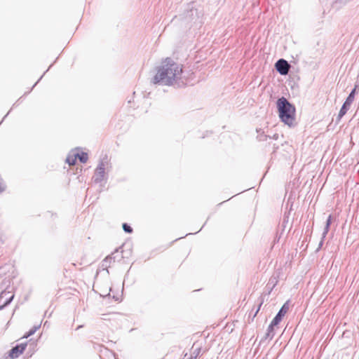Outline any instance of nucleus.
Here are the masks:
<instances>
[{"label": "nucleus", "instance_id": "2", "mask_svg": "<svg viewBox=\"0 0 359 359\" xmlns=\"http://www.w3.org/2000/svg\"><path fill=\"white\" fill-rule=\"evenodd\" d=\"M277 107L280 120L291 126L294 121V107L285 97H282L277 101Z\"/></svg>", "mask_w": 359, "mask_h": 359}, {"label": "nucleus", "instance_id": "24", "mask_svg": "<svg viewBox=\"0 0 359 359\" xmlns=\"http://www.w3.org/2000/svg\"><path fill=\"white\" fill-rule=\"evenodd\" d=\"M43 76H41L39 79L34 83V85L33 86L32 88H34L35 86H36V84L39 83V81L42 79Z\"/></svg>", "mask_w": 359, "mask_h": 359}, {"label": "nucleus", "instance_id": "4", "mask_svg": "<svg viewBox=\"0 0 359 359\" xmlns=\"http://www.w3.org/2000/svg\"><path fill=\"white\" fill-rule=\"evenodd\" d=\"M276 71L283 76L287 75L289 72L290 65L285 59H279L275 64Z\"/></svg>", "mask_w": 359, "mask_h": 359}, {"label": "nucleus", "instance_id": "20", "mask_svg": "<svg viewBox=\"0 0 359 359\" xmlns=\"http://www.w3.org/2000/svg\"><path fill=\"white\" fill-rule=\"evenodd\" d=\"M331 223H332V217H331V215H330L326 220L325 226H330Z\"/></svg>", "mask_w": 359, "mask_h": 359}, {"label": "nucleus", "instance_id": "12", "mask_svg": "<svg viewBox=\"0 0 359 359\" xmlns=\"http://www.w3.org/2000/svg\"><path fill=\"white\" fill-rule=\"evenodd\" d=\"M41 327V324L34 325L29 332H27L23 337V338H28L33 335Z\"/></svg>", "mask_w": 359, "mask_h": 359}, {"label": "nucleus", "instance_id": "8", "mask_svg": "<svg viewBox=\"0 0 359 359\" xmlns=\"http://www.w3.org/2000/svg\"><path fill=\"white\" fill-rule=\"evenodd\" d=\"M257 138L259 142H264L266 141L268 139H271V137L266 135L262 129H257Z\"/></svg>", "mask_w": 359, "mask_h": 359}, {"label": "nucleus", "instance_id": "22", "mask_svg": "<svg viewBox=\"0 0 359 359\" xmlns=\"http://www.w3.org/2000/svg\"><path fill=\"white\" fill-rule=\"evenodd\" d=\"M323 241H324V239H323V237H322L321 241H320L319 245H318V248H320L323 246Z\"/></svg>", "mask_w": 359, "mask_h": 359}, {"label": "nucleus", "instance_id": "10", "mask_svg": "<svg viewBox=\"0 0 359 359\" xmlns=\"http://www.w3.org/2000/svg\"><path fill=\"white\" fill-rule=\"evenodd\" d=\"M349 109H350V107L344 103L342 104V107H341L339 112L337 119L340 120L346 114V112L348 111Z\"/></svg>", "mask_w": 359, "mask_h": 359}, {"label": "nucleus", "instance_id": "27", "mask_svg": "<svg viewBox=\"0 0 359 359\" xmlns=\"http://www.w3.org/2000/svg\"><path fill=\"white\" fill-rule=\"evenodd\" d=\"M46 323H47V321L44 323V325H43L44 327L46 326Z\"/></svg>", "mask_w": 359, "mask_h": 359}, {"label": "nucleus", "instance_id": "1", "mask_svg": "<svg viewBox=\"0 0 359 359\" xmlns=\"http://www.w3.org/2000/svg\"><path fill=\"white\" fill-rule=\"evenodd\" d=\"M183 67L170 57L163 60L156 67V74L152 78L154 84L181 88L185 85L182 81Z\"/></svg>", "mask_w": 359, "mask_h": 359}, {"label": "nucleus", "instance_id": "23", "mask_svg": "<svg viewBox=\"0 0 359 359\" xmlns=\"http://www.w3.org/2000/svg\"><path fill=\"white\" fill-rule=\"evenodd\" d=\"M271 138H273L274 140H277L278 138V134H274Z\"/></svg>", "mask_w": 359, "mask_h": 359}, {"label": "nucleus", "instance_id": "26", "mask_svg": "<svg viewBox=\"0 0 359 359\" xmlns=\"http://www.w3.org/2000/svg\"><path fill=\"white\" fill-rule=\"evenodd\" d=\"M188 359H196V356L191 355Z\"/></svg>", "mask_w": 359, "mask_h": 359}, {"label": "nucleus", "instance_id": "6", "mask_svg": "<svg viewBox=\"0 0 359 359\" xmlns=\"http://www.w3.org/2000/svg\"><path fill=\"white\" fill-rule=\"evenodd\" d=\"M26 346L27 343L17 344L15 346L11 349L9 352V356L13 359L17 358L21 353H23Z\"/></svg>", "mask_w": 359, "mask_h": 359}, {"label": "nucleus", "instance_id": "19", "mask_svg": "<svg viewBox=\"0 0 359 359\" xmlns=\"http://www.w3.org/2000/svg\"><path fill=\"white\" fill-rule=\"evenodd\" d=\"M277 281V277L273 276L269 280V283L273 284V287H274Z\"/></svg>", "mask_w": 359, "mask_h": 359}, {"label": "nucleus", "instance_id": "25", "mask_svg": "<svg viewBox=\"0 0 359 359\" xmlns=\"http://www.w3.org/2000/svg\"><path fill=\"white\" fill-rule=\"evenodd\" d=\"M81 327H83V325H79L77 327H76V330L81 329Z\"/></svg>", "mask_w": 359, "mask_h": 359}, {"label": "nucleus", "instance_id": "18", "mask_svg": "<svg viewBox=\"0 0 359 359\" xmlns=\"http://www.w3.org/2000/svg\"><path fill=\"white\" fill-rule=\"evenodd\" d=\"M329 229H330V226H325L324 231H323V234H322L323 239H324L326 237V236H327V233L329 231Z\"/></svg>", "mask_w": 359, "mask_h": 359}, {"label": "nucleus", "instance_id": "11", "mask_svg": "<svg viewBox=\"0 0 359 359\" xmlns=\"http://www.w3.org/2000/svg\"><path fill=\"white\" fill-rule=\"evenodd\" d=\"M75 156L78 158L81 163H85L88 161V154L82 151L81 153H76Z\"/></svg>", "mask_w": 359, "mask_h": 359}, {"label": "nucleus", "instance_id": "17", "mask_svg": "<svg viewBox=\"0 0 359 359\" xmlns=\"http://www.w3.org/2000/svg\"><path fill=\"white\" fill-rule=\"evenodd\" d=\"M201 351V347L195 348L193 350V353H192L191 355H193V356H196V358L198 356V355L200 354Z\"/></svg>", "mask_w": 359, "mask_h": 359}, {"label": "nucleus", "instance_id": "5", "mask_svg": "<svg viewBox=\"0 0 359 359\" xmlns=\"http://www.w3.org/2000/svg\"><path fill=\"white\" fill-rule=\"evenodd\" d=\"M289 310L288 302H285L278 311L274 318L272 320L273 325H278Z\"/></svg>", "mask_w": 359, "mask_h": 359}, {"label": "nucleus", "instance_id": "7", "mask_svg": "<svg viewBox=\"0 0 359 359\" xmlns=\"http://www.w3.org/2000/svg\"><path fill=\"white\" fill-rule=\"evenodd\" d=\"M359 88L358 84H355L354 88L351 91L348 97H346L344 104H347L348 106L351 107V104L353 103L354 100V97L356 93L357 88Z\"/></svg>", "mask_w": 359, "mask_h": 359}, {"label": "nucleus", "instance_id": "14", "mask_svg": "<svg viewBox=\"0 0 359 359\" xmlns=\"http://www.w3.org/2000/svg\"><path fill=\"white\" fill-rule=\"evenodd\" d=\"M112 255H113V254H111V255H109V256L107 257L103 260V262H102V266H105V267H108V266H109L108 265V264H110V263H111V260H112V259H114V258L112 257Z\"/></svg>", "mask_w": 359, "mask_h": 359}, {"label": "nucleus", "instance_id": "3", "mask_svg": "<svg viewBox=\"0 0 359 359\" xmlns=\"http://www.w3.org/2000/svg\"><path fill=\"white\" fill-rule=\"evenodd\" d=\"M107 165V161L102 160L99 162L95 170L93 180L95 183L98 184L102 182L105 179V169Z\"/></svg>", "mask_w": 359, "mask_h": 359}, {"label": "nucleus", "instance_id": "21", "mask_svg": "<svg viewBox=\"0 0 359 359\" xmlns=\"http://www.w3.org/2000/svg\"><path fill=\"white\" fill-rule=\"evenodd\" d=\"M262 304H263V300L262 299V300L260 301V303H259V306H258L257 309L256 310V311H255V314H254L253 317H255V316H256V315H257V313L259 312V309H260V307H261V306L262 305Z\"/></svg>", "mask_w": 359, "mask_h": 359}, {"label": "nucleus", "instance_id": "9", "mask_svg": "<svg viewBox=\"0 0 359 359\" xmlns=\"http://www.w3.org/2000/svg\"><path fill=\"white\" fill-rule=\"evenodd\" d=\"M277 325H273V322L271 321L270 325L268 327L267 332L266 333L265 339H272L274 336V332H273V327L274 326H276Z\"/></svg>", "mask_w": 359, "mask_h": 359}, {"label": "nucleus", "instance_id": "13", "mask_svg": "<svg viewBox=\"0 0 359 359\" xmlns=\"http://www.w3.org/2000/svg\"><path fill=\"white\" fill-rule=\"evenodd\" d=\"M76 157L75 156V154H74L72 156L69 155L67 157L66 162L69 165H74L76 163Z\"/></svg>", "mask_w": 359, "mask_h": 359}, {"label": "nucleus", "instance_id": "15", "mask_svg": "<svg viewBox=\"0 0 359 359\" xmlns=\"http://www.w3.org/2000/svg\"><path fill=\"white\" fill-rule=\"evenodd\" d=\"M6 294V292H2L1 294H0V298H1V297ZM14 297V295H11L8 299H7V300L6 301L4 305L2 306L4 307V306H6L7 305H8L9 304H11V302H12L13 299ZM1 309V307H0V309Z\"/></svg>", "mask_w": 359, "mask_h": 359}, {"label": "nucleus", "instance_id": "16", "mask_svg": "<svg viewBox=\"0 0 359 359\" xmlns=\"http://www.w3.org/2000/svg\"><path fill=\"white\" fill-rule=\"evenodd\" d=\"M123 229L126 233H131L133 232V228L127 223L123 224Z\"/></svg>", "mask_w": 359, "mask_h": 359}]
</instances>
